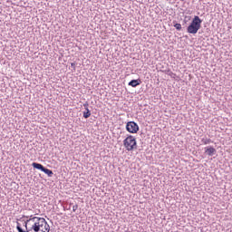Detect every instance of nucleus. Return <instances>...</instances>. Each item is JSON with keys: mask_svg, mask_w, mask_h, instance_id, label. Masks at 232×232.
<instances>
[{"mask_svg": "<svg viewBox=\"0 0 232 232\" xmlns=\"http://www.w3.org/2000/svg\"><path fill=\"white\" fill-rule=\"evenodd\" d=\"M27 231L50 232V225L44 218L33 217V224Z\"/></svg>", "mask_w": 232, "mask_h": 232, "instance_id": "1", "label": "nucleus"}, {"mask_svg": "<svg viewBox=\"0 0 232 232\" xmlns=\"http://www.w3.org/2000/svg\"><path fill=\"white\" fill-rule=\"evenodd\" d=\"M174 28H176V30H178L179 32H180V30H182V24H174Z\"/></svg>", "mask_w": 232, "mask_h": 232, "instance_id": "11", "label": "nucleus"}, {"mask_svg": "<svg viewBox=\"0 0 232 232\" xmlns=\"http://www.w3.org/2000/svg\"><path fill=\"white\" fill-rule=\"evenodd\" d=\"M32 224H33V216H30V218L24 221V227H25V230L24 231H28V229L32 227Z\"/></svg>", "mask_w": 232, "mask_h": 232, "instance_id": "8", "label": "nucleus"}, {"mask_svg": "<svg viewBox=\"0 0 232 232\" xmlns=\"http://www.w3.org/2000/svg\"><path fill=\"white\" fill-rule=\"evenodd\" d=\"M91 116H92V111H90V109H85V111H83V118L90 119Z\"/></svg>", "mask_w": 232, "mask_h": 232, "instance_id": "9", "label": "nucleus"}, {"mask_svg": "<svg viewBox=\"0 0 232 232\" xmlns=\"http://www.w3.org/2000/svg\"><path fill=\"white\" fill-rule=\"evenodd\" d=\"M71 67L73 68V70H75V63H71Z\"/></svg>", "mask_w": 232, "mask_h": 232, "instance_id": "14", "label": "nucleus"}, {"mask_svg": "<svg viewBox=\"0 0 232 232\" xmlns=\"http://www.w3.org/2000/svg\"><path fill=\"white\" fill-rule=\"evenodd\" d=\"M201 142H202L203 144H209V143L211 142V139L203 138V139L201 140Z\"/></svg>", "mask_w": 232, "mask_h": 232, "instance_id": "10", "label": "nucleus"}, {"mask_svg": "<svg viewBox=\"0 0 232 232\" xmlns=\"http://www.w3.org/2000/svg\"><path fill=\"white\" fill-rule=\"evenodd\" d=\"M32 166H33V168H34V169H40V171H43L48 177H53V171H52L49 169H46L44 166H43V164L37 163V162H33Z\"/></svg>", "mask_w": 232, "mask_h": 232, "instance_id": "4", "label": "nucleus"}, {"mask_svg": "<svg viewBox=\"0 0 232 232\" xmlns=\"http://www.w3.org/2000/svg\"><path fill=\"white\" fill-rule=\"evenodd\" d=\"M140 84H142V81L140 79L131 80L129 82V85L131 86L132 88H137V86H140Z\"/></svg>", "mask_w": 232, "mask_h": 232, "instance_id": "7", "label": "nucleus"}, {"mask_svg": "<svg viewBox=\"0 0 232 232\" xmlns=\"http://www.w3.org/2000/svg\"><path fill=\"white\" fill-rule=\"evenodd\" d=\"M123 146L126 148L127 151H133V150H137V139L131 135H129L123 140Z\"/></svg>", "mask_w": 232, "mask_h": 232, "instance_id": "3", "label": "nucleus"}, {"mask_svg": "<svg viewBox=\"0 0 232 232\" xmlns=\"http://www.w3.org/2000/svg\"><path fill=\"white\" fill-rule=\"evenodd\" d=\"M88 106H90V104H88V102H86L85 103H83V107L85 108V110H89Z\"/></svg>", "mask_w": 232, "mask_h": 232, "instance_id": "13", "label": "nucleus"}, {"mask_svg": "<svg viewBox=\"0 0 232 232\" xmlns=\"http://www.w3.org/2000/svg\"><path fill=\"white\" fill-rule=\"evenodd\" d=\"M24 218H29V217H28V216H24Z\"/></svg>", "mask_w": 232, "mask_h": 232, "instance_id": "15", "label": "nucleus"}, {"mask_svg": "<svg viewBox=\"0 0 232 232\" xmlns=\"http://www.w3.org/2000/svg\"><path fill=\"white\" fill-rule=\"evenodd\" d=\"M76 209H79V205L72 206V211L75 213Z\"/></svg>", "mask_w": 232, "mask_h": 232, "instance_id": "12", "label": "nucleus"}, {"mask_svg": "<svg viewBox=\"0 0 232 232\" xmlns=\"http://www.w3.org/2000/svg\"><path fill=\"white\" fill-rule=\"evenodd\" d=\"M202 25V19L198 15H195L190 24L187 27L188 34H195L200 30Z\"/></svg>", "mask_w": 232, "mask_h": 232, "instance_id": "2", "label": "nucleus"}, {"mask_svg": "<svg viewBox=\"0 0 232 232\" xmlns=\"http://www.w3.org/2000/svg\"><path fill=\"white\" fill-rule=\"evenodd\" d=\"M205 153L208 155V157H213V155L217 153V150L213 147H207L205 148Z\"/></svg>", "mask_w": 232, "mask_h": 232, "instance_id": "6", "label": "nucleus"}, {"mask_svg": "<svg viewBox=\"0 0 232 232\" xmlns=\"http://www.w3.org/2000/svg\"><path fill=\"white\" fill-rule=\"evenodd\" d=\"M126 130L129 133H137L140 130L139 124L135 121H128L126 124Z\"/></svg>", "mask_w": 232, "mask_h": 232, "instance_id": "5", "label": "nucleus"}]
</instances>
